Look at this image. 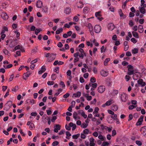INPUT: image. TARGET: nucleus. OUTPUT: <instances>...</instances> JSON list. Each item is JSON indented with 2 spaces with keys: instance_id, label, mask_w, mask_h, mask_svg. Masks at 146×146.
I'll return each instance as SVG.
<instances>
[{
  "instance_id": "f257e3e1",
  "label": "nucleus",
  "mask_w": 146,
  "mask_h": 146,
  "mask_svg": "<svg viewBox=\"0 0 146 146\" xmlns=\"http://www.w3.org/2000/svg\"><path fill=\"white\" fill-rule=\"evenodd\" d=\"M127 68H128V72L127 74L129 75H131L134 74V68L133 66L131 65H129L127 66Z\"/></svg>"
},
{
  "instance_id": "f03ea898",
  "label": "nucleus",
  "mask_w": 146,
  "mask_h": 146,
  "mask_svg": "<svg viewBox=\"0 0 146 146\" xmlns=\"http://www.w3.org/2000/svg\"><path fill=\"white\" fill-rule=\"evenodd\" d=\"M12 105V102L11 101H8L4 106V110H6V111H8L11 107Z\"/></svg>"
},
{
  "instance_id": "7ed1b4c3",
  "label": "nucleus",
  "mask_w": 146,
  "mask_h": 146,
  "mask_svg": "<svg viewBox=\"0 0 146 146\" xmlns=\"http://www.w3.org/2000/svg\"><path fill=\"white\" fill-rule=\"evenodd\" d=\"M94 30L96 33H99L101 31V27L100 25H96L94 27Z\"/></svg>"
},
{
  "instance_id": "20e7f679",
  "label": "nucleus",
  "mask_w": 146,
  "mask_h": 146,
  "mask_svg": "<svg viewBox=\"0 0 146 146\" xmlns=\"http://www.w3.org/2000/svg\"><path fill=\"white\" fill-rule=\"evenodd\" d=\"M127 95L125 93L122 94L121 96V100L123 102H126L127 99Z\"/></svg>"
},
{
  "instance_id": "39448f33",
  "label": "nucleus",
  "mask_w": 146,
  "mask_h": 146,
  "mask_svg": "<svg viewBox=\"0 0 146 146\" xmlns=\"http://www.w3.org/2000/svg\"><path fill=\"white\" fill-rule=\"evenodd\" d=\"M143 116L141 115L140 118L138 119V120L136 123V125H141L143 121Z\"/></svg>"
},
{
  "instance_id": "423d86ee",
  "label": "nucleus",
  "mask_w": 146,
  "mask_h": 146,
  "mask_svg": "<svg viewBox=\"0 0 146 146\" xmlns=\"http://www.w3.org/2000/svg\"><path fill=\"white\" fill-rule=\"evenodd\" d=\"M105 87L104 86H100L98 88V91L100 93H103L105 90Z\"/></svg>"
},
{
  "instance_id": "0eeeda50",
  "label": "nucleus",
  "mask_w": 146,
  "mask_h": 146,
  "mask_svg": "<svg viewBox=\"0 0 146 146\" xmlns=\"http://www.w3.org/2000/svg\"><path fill=\"white\" fill-rule=\"evenodd\" d=\"M95 15L97 19L100 21H101L103 18L101 17V12L98 11L96 13Z\"/></svg>"
},
{
  "instance_id": "6e6552de",
  "label": "nucleus",
  "mask_w": 146,
  "mask_h": 146,
  "mask_svg": "<svg viewBox=\"0 0 146 146\" xmlns=\"http://www.w3.org/2000/svg\"><path fill=\"white\" fill-rule=\"evenodd\" d=\"M137 82L138 84L140 85L141 86H144L146 85L145 82L143 81L142 79H140Z\"/></svg>"
},
{
  "instance_id": "1a4fd4ad",
  "label": "nucleus",
  "mask_w": 146,
  "mask_h": 146,
  "mask_svg": "<svg viewBox=\"0 0 146 146\" xmlns=\"http://www.w3.org/2000/svg\"><path fill=\"white\" fill-rule=\"evenodd\" d=\"M1 16L2 18L5 20H7L9 18V16L6 13H3L1 14Z\"/></svg>"
},
{
  "instance_id": "9d476101",
  "label": "nucleus",
  "mask_w": 146,
  "mask_h": 146,
  "mask_svg": "<svg viewBox=\"0 0 146 146\" xmlns=\"http://www.w3.org/2000/svg\"><path fill=\"white\" fill-rule=\"evenodd\" d=\"M115 28V26L112 23H109L108 25V28L109 30L112 31Z\"/></svg>"
},
{
  "instance_id": "9b49d317",
  "label": "nucleus",
  "mask_w": 146,
  "mask_h": 146,
  "mask_svg": "<svg viewBox=\"0 0 146 146\" xmlns=\"http://www.w3.org/2000/svg\"><path fill=\"white\" fill-rule=\"evenodd\" d=\"M56 58L55 55L54 54H50L49 59L48 61L50 62Z\"/></svg>"
},
{
  "instance_id": "f8f14e48",
  "label": "nucleus",
  "mask_w": 146,
  "mask_h": 146,
  "mask_svg": "<svg viewBox=\"0 0 146 146\" xmlns=\"http://www.w3.org/2000/svg\"><path fill=\"white\" fill-rule=\"evenodd\" d=\"M31 74V73L29 71H27L26 73H25L24 74L25 75V77L23 76V79L25 80H26L27 79V78Z\"/></svg>"
},
{
  "instance_id": "ddd939ff",
  "label": "nucleus",
  "mask_w": 146,
  "mask_h": 146,
  "mask_svg": "<svg viewBox=\"0 0 146 146\" xmlns=\"http://www.w3.org/2000/svg\"><path fill=\"white\" fill-rule=\"evenodd\" d=\"M42 6V3L41 1H38L36 3V6L37 7L40 8Z\"/></svg>"
},
{
  "instance_id": "4468645a",
  "label": "nucleus",
  "mask_w": 146,
  "mask_h": 146,
  "mask_svg": "<svg viewBox=\"0 0 146 146\" xmlns=\"http://www.w3.org/2000/svg\"><path fill=\"white\" fill-rule=\"evenodd\" d=\"M45 70V66L44 65H43L41 69L39 71L38 74H41L42 73L44 72Z\"/></svg>"
},
{
  "instance_id": "2eb2a0df",
  "label": "nucleus",
  "mask_w": 146,
  "mask_h": 146,
  "mask_svg": "<svg viewBox=\"0 0 146 146\" xmlns=\"http://www.w3.org/2000/svg\"><path fill=\"white\" fill-rule=\"evenodd\" d=\"M84 4L83 2L81 1H80L77 4V6L78 8H82L83 7Z\"/></svg>"
},
{
  "instance_id": "dca6fc26",
  "label": "nucleus",
  "mask_w": 146,
  "mask_h": 146,
  "mask_svg": "<svg viewBox=\"0 0 146 146\" xmlns=\"http://www.w3.org/2000/svg\"><path fill=\"white\" fill-rule=\"evenodd\" d=\"M101 75L104 77H106L108 76V73L106 71L103 70L100 72Z\"/></svg>"
},
{
  "instance_id": "f3484780",
  "label": "nucleus",
  "mask_w": 146,
  "mask_h": 146,
  "mask_svg": "<svg viewBox=\"0 0 146 146\" xmlns=\"http://www.w3.org/2000/svg\"><path fill=\"white\" fill-rule=\"evenodd\" d=\"M89 27V30L91 35H94V33L93 31V28L91 24L90 23L88 25Z\"/></svg>"
},
{
  "instance_id": "a211bd4d",
  "label": "nucleus",
  "mask_w": 146,
  "mask_h": 146,
  "mask_svg": "<svg viewBox=\"0 0 146 146\" xmlns=\"http://www.w3.org/2000/svg\"><path fill=\"white\" fill-rule=\"evenodd\" d=\"M117 106L116 105H113L111 107V109L114 111H116L118 109Z\"/></svg>"
},
{
  "instance_id": "6ab92c4d",
  "label": "nucleus",
  "mask_w": 146,
  "mask_h": 146,
  "mask_svg": "<svg viewBox=\"0 0 146 146\" xmlns=\"http://www.w3.org/2000/svg\"><path fill=\"white\" fill-rule=\"evenodd\" d=\"M139 9L141 13H142L143 14H144L146 12L145 9V8H144V7H142L140 8V7H139Z\"/></svg>"
},
{
  "instance_id": "aec40b11",
  "label": "nucleus",
  "mask_w": 146,
  "mask_h": 146,
  "mask_svg": "<svg viewBox=\"0 0 146 146\" xmlns=\"http://www.w3.org/2000/svg\"><path fill=\"white\" fill-rule=\"evenodd\" d=\"M71 12V8L69 7L66 8L64 11V13L66 14H69Z\"/></svg>"
},
{
  "instance_id": "412c9836",
  "label": "nucleus",
  "mask_w": 146,
  "mask_h": 146,
  "mask_svg": "<svg viewBox=\"0 0 146 146\" xmlns=\"http://www.w3.org/2000/svg\"><path fill=\"white\" fill-rule=\"evenodd\" d=\"M132 33L133 36L136 38H139V35L138 33L135 31H133L132 32Z\"/></svg>"
},
{
  "instance_id": "4be33fe9",
  "label": "nucleus",
  "mask_w": 146,
  "mask_h": 146,
  "mask_svg": "<svg viewBox=\"0 0 146 146\" xmlns=\"http://www.w3.org/2000/svg\"><path fill=\"white\" fill-rule=\"evenodd\" d=\"M51 8L52 11H56V8L55 4L52 3L51 5Z\"/></svg>"
},
{
  "instance_id": "5701e85b",
  "label": "nucleus",
  "mask_w": 146,
  "mask_h": 146,
  "mask_svg": "<svg viewBox=\"0 0 146 146\" xmlns=\"http://www.w3.org/2000/svg\"><path fill=\"white\" fill-rule=\"evenodd\" d=\"M138 29H139V32L140 33H142L143 31V26L142 25H139L138 26Z\"/></svg>"
},
{
  "instance_id": "b1692460",
  "label": "nucleus",
  "mask_w": 146,
  "mask_h": 146,
  "mask_svg": "<svg viewBox=\"0 0 146 146\" xmlns=\"http://www.w3.org/2000/svg\"><path fill=\"white\" fill-rule=\"evenodd\" d=\"M141 131L142 132L145 134H146V126H144L142 127L141 129Z\"/></svg>"
},
{
  "instance_id": "393cba45",
  "label": "nucleus",
  "mask_w": 146,
  "mask_h": 146,
  "mask_svg": "<svg viewBox=\"0 0 146 146\" xmlns=\"http://www.w3.org/2000/svg\"><path fill=\"white\" fill-rule=\"evenodd\" d=\"M81 95V93L80 92H78L76 93H74L73 94V96H74L75 97H79Z\"/></svg>"
},
{
  "instance_id": "a878e982",
  "label": "nucleus",
  "mask_w": 146,
  "mask_h": 146,
  "mask_svg": "<svg viewBox=\"0 0 146 146\" xmlns=\"http://www.w3.org/2000/svg\"><path fill=\"white\" fill-rule=\"evenodd\" d=\"M139 74H134L133 76V79L134 80H137L139 78Z\"/></svg>"
},
{
  "instance_id": "bb28decb",
  "label": "nucleus",
  "mask_w": 146,
  "mask_h": 146,
  "mask_svg": "<svg viewBox=\"0 0 146 146\" xmlns=\"http://www.w3.org/2000/svg\"><path fill=\"white\" fill-rule=\"evenodd\" d=\"M13 66V64H8L6 65V64H4L3 66L5 69L9 68Z\"/></svg>"
},
{
  "instance_id": "cd10ccee",
  "label": "nucleus",
  "mask_w": 146,
  "mask_h": 146,
  "mask_svg": "<svg viewBox=\"0 0 146 146\" xmlns=\"http://www.w3.org/2000/svg\"><path fill=\"white\" fill-rule=\"evenodd\" d=\"M98 138L101 140V141H105L106 138L105 137H103L102 135H100L98 137Z\"/></svg>"
},
{
  "instance_id": "c85d7f7f",
  "label": "nucleus",
  "mask_w": 146,
  "mask_h": 146,
  "mask_svg": "<svg viewBox=\"0 0 146 146\" xmlns=\"http://www.w3.org/2000/svg\"><path fill=\"white\" fill-rule=\"evenodd\" d=\"M66 138L67 139H69L70 138L69 137L71 135V134L69 131H66Z\"/></svg>"
},
{
  "instance_id": "c756f323",
  "label": "nucleus",
  "mask_w": 146,
  "mask_h": 146,
  "mask_svg": "<svg viewBox=\"0 0 146 146\" xmlns=\"http://www.w3.org/2000/svg\"><path fill=\"white\" fill-rule=\"evenodd\" d=\"M63 30V29L62 28H60L58 29H57L56 32V34H59L60 33L62 32Z\"/></svg>"
},
{
  "instance_id": "7c9ffc66",
  "label": "nucleus",
  "mask_w": 146,
  "mask_h": 146,
  "mask_svg": "<svg viewBox=\"0 0 146 146\" xmlns=\"http://www.w3.org/2000/svg\"><path fill=\"white\" fill-rule=\"evenodd\" d=\"M106 81V83L108 85L110 86L111 85V81L110 79L108 78L107 79Z\"/></svg>"
},
{
  "instance_id": "2f4dec72",
  "label": "nucleus",
  "mask_w": 146,
  "mask_h": 146,
  "mask_svg": "<svg viewBox=\"0 0 146 146\" xmlns=\"http://www.w3.org/2000/svg\"><path fill=\"white\" fill-rule=\"evenodd\" d=\"M80 136V134L79 133L73 135H72V138L74 139H76L79 137Z\"/></svg>"
},
{
  "instance_id": "473e14b6",
  "label": "nucleus",
  "mask_w": 146,
  "mask_h": 146,
  "mask_svg": "<svg viewBox=\"0 0 146 146\" xmlns=\"http://www.w3.org/2000/svg\"><path fill=\"white\" fill-rule=\"evenodd\" d=\"M112 101L113 100H108L106 103V104L107 106H110L111 104H112Z\"/></svg>"
},
{
  "instance_id": "72a5a7b5",
  "label": "nucleus",
  "mask_w": 146,
  "mask_h": 146,
  "mask_svg": "<svg viewBox=\"0 0 146 146\" xmlns=\"http://www.w3.org/2000/svg\"><path fill=\"white\" fill-rule=\"evenodd\" d=\"M78 113L77 112L74 111L73 113V117L74 119L76 120L77 119Z\"/></svg>"
},
{
  "instance_id": "f704fd0d",
  "label": "nucleus",
  "mask_w": 146,
  "mask_h": 146,
  "mask_svg": "<svg viewBox=\"0 0 146 146\" xmlns=\"http://www.w3.org/2000/svg\"><path fill=\"white\" fill-rule=\"evenodd\" d=\"M138 49L137 48H134L132 50V53H133L136 54L138 52Z\"/></svg>"
},
{
  "instance_id": "c9c22d12",
  "label": "nucleus",
  "mask_w": 146,
  "mask_h": 146,
  "mask_svg": "<svg viewBox=\"0 0 146 146\" xmlns=\"http://www.w3.org/2000/svg\"><path fill=\"white\" fill-rule=\"evenodd\" d=\"M42 11L43 12L46 13L48 12V9L46 6L45 7H44L43 8H42Z\"/></svg>"
},
{
  "instance_id": "e433bc0d",
  "label": "nucleus",
  "mask_w": 146,
  "mask_h": 146,
  "mask_svg": "<svg viewBox=\"0 0 146 146\" xmlns=\"http://www.w3.org/2000/svg\"><path fill=\"white\" fill-rule=\"evenodd\" d=\"M119 15L120 17H123L124 18H125V15H123V13L122 12V11L121 10H120V11H119Z\"/></svg>"
},
{
  "instance_id": "4c0bfd02",
  "label": "nucleus",
  "mask_w": 146,
  "mask_h": 146,
  "mask_svg": "<svg viewBox=\"0 0 146 146\" xmlns=\"http://www.w3.org/2000/svg\"><path fill=\"white\" fill-rule=\"evenodd\" d=\"M109 145V143L107 141H104L102 144V146H108Z\"/></svg>"
},
{
  "instance_id": "58836bf2",
  "label": "nucleus",
  "mask_w": 146,
  "mask_h": 146,
  "mask_svg": "<svg viewBox=\"0 0 146 146\" xmlns=\"http://www.w3.org/2000/svg\"><path fill=\"white\" fill-rule=\"evenodd\" d=\"M51 78L52 80H54L56 78V76L55 74H52L51 76Z\"/></svg>"
},
{
  "instance_id": "ea45409f",
  "label": "nucleus",
  "mask_w": 146,
  "mask_h": 146,
  "mask_svg": "<svg viewBox=\"0 0 146 146\" xmlns=\"http://www.w3.org/2000/svg\"><path fill=\"white\" fill-rule=\"evenodd\" d=\"M59 144V142L58 141H56L53 142L52 144V146H56L58 145Z\"/></svg>"
},
{
  "instance_id": "a19ab883",
  "label": "nucleus",
  "mask_w": 146,
  "mask_h": 146,
  "mask_svg": "<svg viewBox=\"0 0 146 146\" xmlns=\"http://www.w3.org/2000/svg\"><path fill=\"white\" fill-rule=\"evenodd\" d=\"M57 119V117L56 116H52L51 121L52 122H54L55 120Z\"/></svg>"
},
{
  "instance_id": "79ce46f5",
  "label": "nucleus",
  "mask_w": 146,
  "mask_h": 146,
  "mask_svg": "<svg viewBox=\"0 0 146 146\" xmlns=\"http://www.w3.org/2000/svg\"><path fill=\"white\" fill-rule=\"evenodd\" d=\"M99 110V108L97 107H96L95 108V110L93 112L94 113L97 114L98 112V111Z\"/></svg>"
},
{
  "instance_id": "37998d69",
  "label": "nucleus",
  "mask_w": 146,
  "mask_h": 146,
  "mask_svg": "<svg viewBox=\"0 0 146 146\" xmlns=\"http://www.w3.org/2000/svg\"><path fill=\"white\" fill-rule=\"evenodd\" d=\"M41 31L40 29H36L35 31V33L36 35H38V34Z\"/></svg>"
},
{
  "instance_id": "c03bdc74",
  "label": "nucleus",
  "mask_w": 146,
  "mask_h": 146,
  "mask_svg": "<svg viewBox=\"0 0 146 146\" xmlns=\"http://www.w3.org/2000/svg\"><path fill=\"white\" fill-rule=\"evenodd\" d=\"M90 81L92 83H94L96 82V79L94 77H92L90 79Z\"/></svg>"
},
{
  "instance_id": "a18cd8bd",
  "label": "nucleus",
  "mask_w": 146,
  "mask_h": 146,
  "mask_svg": "<svg viewBox=\"0 0 146 146\" xmlns=\"http://www.w3.org/2000/svg\"><path fill=\"white\" fill-rule=\"evenodd\" d=\"M125 78L126 81H128L130 80L131 77L129 75H126L125 76Z\"/></svg>"
},
{
  "instance_id": "49530a36",
  "label": "nucleus",
  "mask_w": 146,
  "mask_h": 146,
  "mask_svg": "<svg viewBox=\"0 0 146 146\" xmlns=\"http://www.w3.org/2000/svg\"><path fill=\"white\" fill-rule=\"evenodd\" d=\"M135 142L136 144L139 146H141L142 145L141 142L137 140Z\"/></svg>"
},
{
  "instance_id": "de8ad7c7",
  "label": "nucleus",
  "mask_w": 146,
  "mask_h": 146,
  "mask_svg": "<svg viewBox=\"0 0 146 146\" xmlns=\"http://www.w3.org/2000/svg\"><path fill=\"white\" fill-rule=\"evenodd\" d=\"M54 82L48 81L47 82V84L48 85H51L54 84Z\"/></svg>"
},
{
  "instance_id": "09e8293b",
  "label": "nucleus",
  "mask_w": 146,
  "mask_h": 146,
  "mask_svg": "<svg viewBox=\"0 0 146 146\" xmlns=\"http://www.w3.org/2000/svg\"><path fill=\"white\" fill-rule=\"evenodd\" d=\"M37 113L36 112H33L31 114V115L32 116H35L37 115Z\"/></svg>"
},
{
  "instance_id": "8fccbe9b",
  "label": "nucleus",
  "mask_w": 146,
  "mask_h": 146,
  "mask_svg": "<svg viewBox=\"0 0 146 146\" xmlns=\"http://www.w3.org/2000/svg\"><path fill=\"white\" fill-rule=\"evenodd\" d=\"M21 47V46L19 45H18L17 46H16L15 48L14 49H13V51L16 50L20 49Z\"/></svg>"
},
{
  "instance_id": "3c124183",
  "label": "nucleus",
  "mask_w": 146,
  "mask_h": 146,
  "mask_svg": "<svg viewBox=\"0 0 146 146\" xmlns=\"http://www.w3.org/2000/svg\"><path fill=\"white\" fill-rule=\"evenodd\" d=\"M131 40L133 43H135L137 42V40L134 38H131Z\"/></svg>"
},
{
  "instance_id": "603ef678",
  "label": "nucleus",
  "mask_w": 146,
  "mask_h": 146,
  "mask_svg": "<svg viewBox=\"0 0 146 146\" xmlns=\"http://www.w3.org/2000/svg\"><path fill=\"white\" fill-rule=\"evenodd\" d=\"M89 132V130L87 129H85L83 131L84 133L86 134H88Z\"/></svg>"
},
{
  "instance_id": "864d4df0",
  "label": "nucleus",
  "mask_w": 146,
  "mask_h": 146,
  "mask_svg": "<svg viewBox=\"0 0 146 146\" xmlns=\"http://www.w3.org/2000/svg\"><path fill=\"white\" fill-rule=\"evenodd\" d=\"M3 53L6 55H8L9 53V51L6 49L3 50Z\"/></svg>"
},
{
  "instance_id": "5fc2aeb1",
  "label": "nucleus",
  "mask_w": 146,
  "mask_h": 146,
  "mask_svg": "<svg viewBox=\"0 0 146 146\" xmlns=\"http://www.w3.org/2000/svg\"><path fill=\"white\" fill-rule=\"evenodd\" d=\"M81 115L85 119L87 117V115L85 114L84 112L83 111L82 112Z\"/></svg>"
},
{
  "instance_id": "6e6d98bb",
  "label": "nucleus",
  "mask_w": 146,
  "mask_h": 146,
  "mask_svg": "<svg viewBox=\"0 0 146 146\" xmlns=\"http://www.w3.org/2000/svg\"><path fill=\"white\" fill-rule=\"evenodd\" d=\"M18 88V86H15L14 88L12 89V90L13 91L15 92Z\"/></svg>"
},
{
  "instance_id": "4d7b16f0",
  "label": "nucleus",
  "mask_w": 146,
  "mask_h": 146,
  "mask_svg": "<svg viewBox=\"0 0 146 146\" xmlns=\"http://www.w3.org/2000/svg\"><path fill=\"white\" fill-rule=\"evenodd\" d=\"M69 96L70 94L68 93H67L63 95V97L64 98H67Z\"/></svg>"
},
{
  "instance_id": "13d9d810",
  "label": "nucleus",
  "mask_w": 146,
  "mask_h": 146,
  "mask_svg": "<svg viewBox=\"0 0 146 146\" xmlns=\"http://www.w3.org/2000/svg\"><path fill=\"white\" fill-rule=\"evenodd\" d=\"M100 49L101 52V53H102L103 52H104L105 51L106 48L104 49V46H103Z\"/></svg>"
},
{
  "instance_id": "bf43d9fd",
  "label": "nucleus",
  "mask_w": 146,
  "mask_h": 146,
  "mask_svg": "<svg viewBox=\"0 0 146 146\" xmlns=\"http://www.w3.org/2000/svg\"><path fill=\"white\" fill-rule=\"evenodd\" d=\"M145 22L144 19H141L139 20V22L141 24H143Z\"/></svg>"
},
{
  "instance_id": "052dcab7",
  "label": "nucleus",
  "mask_w": 146,
  "mask_h": 146,
  "mask_svg": "<svg viewBox=\"0 0 146 146\" xmlns=\"http://www.w3.org/2000/svg\"><path fill=\"white\" fill-rule=\"evenodd\" d=\"M34 124L33 123H32L29 126V128L30 129H33L34 128Z\"/></svg>"
},
{
  "instance_id": "680f3d73",
  "label": "nucleus",
  "mask_w": 146,
  "mask_h": 146,
  "mask_svg": "<svg viewBox=\"0 0 146 146\" xmlns=\"http://www.w3.org/2000/svg\"><path fill=\"white\" fill-rule=\"evenodd\" d=\"M71 104V107H74L75 106L76 102L74 100H73L72 101Z\"/></svg>"
},
{
  "instance_id": "e2e57ef3",
  "label": "nucleus",
  "mask_w": 146,
  "mask_h": 146,
  "mask_svg": "<svg viewBox=\"0 0 146 146\" xmlns=\"http://www.w3.org/2000/svg\"><path fill=\"white\" fill-rule=\"evenodd\" d=\"M60 85L62 86V88H64L65 86L64 82L62 81H61L60 82Z\"/></svg>"
},
{
  "instance_id": "0e129e2a",
  "label": "nucleus",
  "mask_w": 146,
  "mask_h": 146,
  "mask_svg": "<svg viewBox=\"0 0 146 146\" xmlns=\"http://www.w3.org/2000/svg\"><path fill=\"white\" fill-rule=\"evenodd\" d=\"M108 111L109 113L112 115H113L114 114V112L111 110H108Z\"/></svg>"
},
{
  "instance_id": "69168bd1",
  "label": "nucleus",
  "mask_w": 146,
  "mask_h": 146,
  "mask_svg": "<svg viewBox=\"0 0 146 146\" xmlns=\"http://www.w3.org/2000/svg\"><path fill=\"white\" fill-rule=\"evenodd\" d=\"M88 10V7H84L83 9V12L84 13H87Z\"/></svg>"
},
{
  "instance_id": "338daca9",
  "label": "nucleus",
  "mask_w": 146,
  "mask_h": 146,
  "mask_svg": "<svg viewBox=\"0 0 146 146\" xmlns=\"http://www.w3.org/2000/svg\"><path fill=\"white\" fill-rule=\"evenodd\" d=\"M135 108V106L134 105H131L129 106V109L130 110H132Z\"/></svg>"
},
{
  "instance_id": "774afa93",
  "label": "nucleus",
  "mask_w": 146,
  "mask_h": 146,
  "mask_svg": "<svg viewBox=\"0 0 146 146\" xmlns=\"http://www.w3.org/2000/svg\"><path fill=\"white\" fill-rule=\"evenodd\" d=\"M131 10V11L133 13H135L136 11V10L135 9V8L134 7H131L130 9Z\"/></svg>"
}]
</instances>
